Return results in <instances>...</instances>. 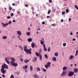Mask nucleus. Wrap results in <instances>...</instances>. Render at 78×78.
I'll use <instances>...</instances> for the list:
<instances>
[{
	"mask_svg": "<svg viewBox=\"0 0 78 78\" xmlns=\"http://www.w3.org/2000/svg\"><path fill=\"white\" fill-rule=\"evenodd\" d=\"M5 62H6V63L7 64H10L9 62L8 59V58H5Z\"/></svg>",
	"mask_w": 78,
	"mask_h": 78,
	"instance_id": "obj_11",
	"label": "nucleus"
},
{
	"mask_svg": "<svg viewBox=\"0 0 78 78\" xmlns=\"http://www.w3.org/2000/svg\"><path fill=\"white\" fill-rule=\"evenodd\" d=\"M2 69H8V66L6 65L5 64H4L2 66Z\"/></svg>",
	"mask_w": 78,
	"mask_h": 78,
	"instance_id": "obj_1",
	"label": "nucleus"
},
{
	"mask_svg": "<svg viewBox=\"0 0 78 78\" xmlns=\"http://www.w3.org/2000/svg\"><path fill=\"white\" fill-rule=\"evenodd\" d=\"M78 50H77L76 51V53H78Z\"/></svg>",
	"mask_w": 78,
	"mask_h": 78,
	"instance_id": "obj_62",
	"label": "nucleus"
},
{
	"mask_svg": "<svg viewBox=\"0 0 78 78\" xmlns=\"http://www.w3.org/2000/svg\"><path fill=\"white\" fill-rule=\"evenodd\" d=\"M17 12L18 14H20V11H17Z\"/></svg>",
	"mask_w": 78,
	"mask_h": 78,
	"instance_id": "obj_50",
	"label": "nucleus"
},
{
	"mask_svg": "<svg viewBox=\"0 0 78 78\" xmlns=\"http://www.w3.org/2000/svg\"><path fill=\"white\" fill-rule=\"evenodd\" d=\"M36 69L38 71H41V69H40V68L39 67H36Z\"/></svg>",
	"mask_w": 78,
	"mask_h": 78,
	"instance_id": "obj_28",
	"label": "nucleus"
},
{
	"mask_svg": "<svg viewBox=\"0 0 78 78\" xmlns=\"http://www.w3.org/2000/svg\"><path fill=\"white\" fill-rule=\"evenodd\" d=\"M10 15L11 17H12L13 16H14V14H13V13H12Z\"/></svg>",
	"mask_w": 78,
	"mask_h": 78,
	"instance_id": "obj_39",
	"label": "nucleus"
},
{
	"mask_svg": "<svg viewBox=\"0 0 78 78\" xmlns=\"http://www.w3.org/2000/svg\"><path fill=\"white\" fill-rule=\"evenodd\" d=\"M52 60L53 61L55 62L56 61V57H54L53 58H52Z\"/></svg>",
	"mask_w": 78,
	"mask_h": 78,
	"instance_id": "obj_17",
	"label": "nucleus"
},
{
	"mask_svg": "<svg viewBox=\"0 0 78 78\" xmlns=\"http://www.w3.org/2000/svg\"><path fill=\"white\" fill-rule=\"evenodd\" d=\"M16 22V21L15 20H13L12 21L13 22Z\"/></svg>",
	"mask_w": 78,
	"mask_h": 78,
	"instance_id": "obj_58",
	"label": "nucleus"
},
{
	"mask_svg": "<svg viewBox=\"0 0 78 78\" xmlns=\"http://www.w3.org/2000/svg\"><path fill=\"white\" fill-rule=\"evenodd\" d=\"M35 55L37 57H39V54L38 53L36 52H35Z\"/></svg>",
	"mask_w": 78,
	"mask_h": 78,
	"instance_id": "obj_23",
	"label": "nucleus"
},
{
	"mask_svg": "<svg viewBox=\"0 0 78 78\" xmlns=\"http://www.w3.org/2000/svg\"><path fill=\"white\" fill-rule=\"evenodd\" d=\"M43 70L44 72H46L47 71V70H46V69H43Z\"/></svg>",
	"mask_w": 78,
	"mask_h": 78,
	"instance_id": "obj_44",
	"label": "nucleus"
},
{
	"mask_svg": "<svg viewBox=\"0 0 78 78\" xmlns=\"http://www.w3.org/2000/svg\"><path fill=\"white\" fill-rule=\"evenodd\" d=\"M17 34L19 35V36H21L22 34V33L21 32V31H17Z\"/></svg>",
	"mask_w": 78,
	"mask_h": 78,
	"instance_id": "obj_13",
	"label": "nucleus"
},
{
	"mask_svg": "<svg viewBox=\"0 0 78 78\" xmlns=\"http://www.w3.org/2000/svg\"><path fill=\"white\" fill-rule=\"evenodd\" d=\"M12 23V22L11 21H10L8 23V24H9V25H10V24H11Z\"/></svg>",
	"mask_w": 78,
	"mask_h": 78,
	"instance_id": "obj_37",
	"label": "nucleus"
},
{
	"mask_svg": "<svg viewBox=\"0 0 78 78\" xmlns=\"http://www.w3.org/2000/svg\"><path fill=\"white\" fill-rule=\"evenodd\" d=\"M50 64H51V63L50 62H48L47 63L46 65H45V67L46 69H48V67H49L50 66Z\"/></svg>",
	"mask_w": 78,
	"mask_h": 78,
	"instance_id": "obj_3",
	"label": "nucleus"
},
{
	"mask_svg": "<svg viewBox=\"0 0 78 78\" xmlns=\"http://www.w3.org/2000/svg\"><path fill=\"white\" fill-rule=\"evenodd\" d=\"M31 47L34 48V44L33 43H32L31 44Z\"/></svg>",
	"mask_w": 78,
	"mask_h": 78,
	"instance_id": "obj_22",
	"label": "nucleus"
},
{
	"mask_svg": "<svg viewBox=\"0 0 78 78\" xmlns=\"http://www.w3.org/2000/svg\"><path fill=\"white\" fill-rule=\"evenodd\" d=\"M49 2L50 3H51L52 2V0H49Z\"/></svg>",
	"mask_w": 78,
	"mask_h": 78,
	"instance_id": "obj_45",
	"label": "nucleus"
},
{
	"mask_svg": "<svg viewBox=\"0 0 78 78\" xmlns=\"http://www.w3.org/2000/svg\"><path fill=\"white\" fill-rule=\"evenodd\" d=\"M34 77L35 78H39V76L38 75H34Z\"/></svg>",
	"mask_w": 78,
	"mask_h": 78,
	"instance_id": "obj_19",
	"label": "nucleus"
},
{
	"mask_svg": "<svg viewBox=\"0 0 78 78\" xmlns=\"http://www.w3.org/2000/svg\"><path fill=\"white\" fill-rule=\"evenodd\" d=\"M28 30H30V28L29 27L28 28Z\"/></svg>",
	"mask_w": 78,
	"mask_h": 78,
	"instance_id": "obj_63",
	"label": "nucleus"
},
{
	"mask_svg": "<svg viewBox=\"0 0 78 78\" xmlns=\"http://www.w3.org/2000/svg\"><path fill=\"white\" fill-rule=\"evenodd\" d=\"M56 25V24H52V26H55Z\"/></svg>",
	"mask_w": 78,
	"mask_h": 78,
	"instance_id": "obj_52",
	"label": "nucleus"
},
{
	"mask_svg": "<svg viewBox=\"0 0 78 78\" xmlns=\"http://www.w3.org/2000/svg\"><path fill=\"white\" fill-rule=\"evenodd\" d=\"M63 72L62 73L61 75V76H66V72H64V71H63Z\"/></svg>",
	"mask_w": 78,
	"mask_h": 78,
	"instance_id": "obj_7",
	"label": "nucleus"
},
{
	"mask_svg": "<svg viewBox=\"0 0 78 78\" xmlns=\"http://www.w3.org/2000/svg\"><path fill=\"white\" fill-rule=\"evenodd\" d=\"M10 64L12 66H14L15 67H17L18 66V64L17 63H15L12 62H10Z\"/></svg>",
	"mask_w": 78,
	"mask_h": 78,
	"instance_id": "obj_2",
	"label": "nucleus"
},
{
	"mask_svg": "<svg viewBox=\"0 0 78 78\" xmlns=\"http://www.w3.org/2000/svg\"><path fill=\"white\" fill-rule=\"evenodd\" d=\"M62 69L63 70H67V67L66 66H65L63 67Z\"/></svg>",
	"mask_w": 78,
	"mask_h": 78,
	"instance_id": "obj_27",
	"label": "nucleus"
},
{
	"mask_svg": "<svg viewBox=\"0 0 78 78\" xmlns=\"http://www.w3.org/2000/svg\"><path fill=\"white\" fill-rule=\"evenodd\" d=\"M22 68L23 69H27L28 68V65H26L24 66H23Z\"/></svg>",
	"mask_w": 78,
	"mask_h": 78,
	"instance_id": "obj_15",
	"label": "nucleus"
},
{
	"mask_svg": "<svg viewBox=\"0 0 78 78\" xmlns=\"http://www.w3.org/2000/svg\"><path fill=\"white\" fill-rule=\"evenodd\" d=\"M50 12H51V10H49L48 12V14H50Z\"/></svg>",
	"mask_w": 78,
	"mask_h": 78,
	"instance_id": "obj_38",
	"label": "nucleus"
},
{
	"mask_svg": "<svg viewBox=\"0 0 78 78\" xmlns=\"http://www.w3.org/2000/svg\"><path fill=\"white\" fill-rule=\"evenodd\" d=\"M63 45L64 46V47H66V43H64L63 44Z\"/></svg>",
	"mask_w": 78,
	"mask_h": 78,
	"instance_id": "obj_41",
	"label": "nucleus"
},
{
	"mask_svg": "<svg viewBox=\"0 0 78 78\" xmlns=\"http://www.w3.org/2000/svg\"><path fill=\"white\" fill-rule=\"evenodd\" d=\"M18 37L19 38V39H21L20 38V36H18Z\"/></svg>",
	"mask_w": 78,
	"mask_h": 78,
	"instance_id": "obj_55",
	"label": "nucleus"
},
{
	"mask_svg": "<svg viewBox=\"0 0 78 78\" xmlns=\"http://www.w3.org/2000/svg\"><path fill=\"white\" fill-rule=\"evenodd\" d=\"M20 61H21L22 62H23V60L21 58H20Z\"/></svg>",
	"mask_w": 78,
	"mask_h": 78,
	"instance_id": "obj_49",
	"label": "nucleus"
},
{
	"mask_svg": "<svg viewBox=\"0 0 78 78\" xmlns=\"http://www.w3.org/2000/svg\"><path fill=\"white\" fill-rule=\"evenodd\" d=\"M29 61H30L27 60H24V62H25V63H27L28 62H29Z\"/></svg>",
	"mask_w": 78,
	"mask_h": 78,
	"instance_id": "obj_26",
	"label": "nucleus"
},
{
	"mask_svg": "<svg viewBox=\"0 0 78 78\" xmlns=\"http://www.w3.org/2000/svg\"><path fill=\"white\" fill-rule=\"evenodd\" d=\"M26 34L27 36H30V32L29 31L26 33Z\"/></svg>",
	"mask_w": 78,
	"mask_h": 78,
	"instance_id": "obj_24",
	"label": "nucleus"
},
{
	"mask_svg": "<svg viewBox=\"0 0 78 78\" xmlns=\"http://www.w3.org/2000/svg\"><path fill=\"white\" fill-rule=\"evenodd\" d=\"M39 57L41 61H42V55H41L40 54H39Z\"/></svg>",
	"mask_w": 78,
	"mask_h": 78,
	"instance_id": "obj_21",
	"label": "nucleus"
},
{
	"mask_svg": "<svg viewBox=\"0 0 78 78\" xmlns=\"http://www.w3.org/2000/svg\"><path fill=\"white\" fill-rule=\"evenodd\" d=\"M71 20H72L71 18H69V22H70V21H71Z\"/></svg>",
	"mask_w": 78,
	"mask_h": 78,
	"instance_id": "obj_53",
	"label": "nucleus"
},
{
	"mask_svg": "<svg viewBox=\"0 0 78 78\" xmlns=\"http://www.w3.org/2000/svg\"><path fill=\"white\" fill-rule=\"evenodd\" d=\"M70 34H71V35H73V33L72 32H71L70 33Z\"/></svg>",
	"mask_w": 78,
	"mask_h": 78,
	"instance_id": "obj_57",
	"label": "nucleus"
},
{
	"mask_svg": "<svg viewBox=\"0 0 78 78\" xmlns=\"http://www.w3.org/2000/svg\"><path fill=\"white\" fill-rule=\"evenodd\" d=\"M73 75H74V72H73V71L70 72L68 73V76H72Z\"/></svg>",
	"mask_w": 78,
	"mask_h": 78,
	"instance_id": "obj_4",
	"label": "nucleus"
},
{
	"mask_svg": "<svg viewBox=\"0 0 78 78\" xmlns=\"http://www.w3.org/2000/svg\"><path fill=\"white\" fill-rule=\"evenodd\" d=\"M2 76L3 77V78H5L6 77L5 76V74H3L2 75Z\"/></svg>",
	"mask_w": 78,
	"mask_h": 78,
	"instance_id": "obj_46",
	"label": "nucleus"
},
{
	"mask_svg": "<svg viewBox=\"0 0 78 78\" xmlns=\"http://www.w3.org/2000/svg\"><path fill=\"white\" fill-rule=\"evenodd\" d=\"M65 13L66 12H65L64 11L62 12V14H63V15H64V14H65Z\"/></svg>",
	"mask_w": 78,
	"mask_h": 78,
	"instance_id": "obj_42",
	"label": "nucleus"
},
{
	"mask_svg": "<svg viewBox=\"0 0 78 78\" xmlns=\"http://www.w3.org/2000/svg\"><path fill=\"white\" fill-rule=\"evenodd\" d=\"M1 71L2 73L4 74V73H6V70H4V69H1Z\"/></svg>",
	"mask_w": 78,
	"mask_h": 78,
	"instance_id": "obj_12",
	"label": "nucleus"
},
{
	"mask_svg": "<svg viewBox=\"0 0 78 78\" xmlns=\"http://www.w3.org/2000/svg\"><path fill=\"white\" fill-rule=\"evenodd\" d=\"M12 5H13V6H15V3H13L12 4Z\"/></svg>",
	"mask_w": 78,
	"mask_h": 78,
	"instance_id": "obj_56",
	"label": "nucleus"
},
{
	"mask_svg": "<svg viewBox=\"0 0 78 78\" xmlns=\"http://www.w3.org/2000/svg\"><path fill=\"white\" fill-rule=\"evenodd\" d=\"M66 12H67V13H68V12H69V9H66Z\"/></svg>",
	"mask_w": 78,
	"mask_h": 78,
	"instance_id": "obj_34",
	"label": "nucleus"
},
{
	"mask_svg": "<svg viewBox=\"0 0 78 78\" xmlns=\"http://www.w3.org/2000/svg\"><path fill=\"white\" fill-rule=\"evenodd\" d=\"M11 59L12 61H11V62H14V61H16L15 59H14V58H11Z\"/></svg>",
	"mask_w": 78,
	"mask_h": 78,
	"instance_id": "obj_18",
	"label": "nucleus"
},
{
	"mask_svg": "<svg viewBox=\"0 0 78 78\" xmlns=\"http://www.w3.org/2000/svg\"><path fill=\"white\" fill-rule=\"evenodd\" d=\"M47 17L48 19V18H49V17H50L49 16H47Z\"/></svg>",
	"mask_w": 78,
	"mask_h": 78,
	"instance_id": "obj_61",
	"label": "nucleus"
},
{
	"mask_svg": "<svg viewBox=\"0 0 78 78\" xmlns=\"http://www.w3.org/2000/svg\"><path fill=\"white\" fill-rule=\"evenodd\" d=\"M44 56H45V58H46V59H48V56H47V55L45 54L44 55Z\"/></svg>",
	"mask_w": 78,
	"mask_h": 78,
	"instance_id": "obj_30",
	"label": "nucleus"
},
{
	"mask_svg": "<svg viewBox=\"0 0 78 78\" xmlns=\"http://www.w3.org/2000/svg\"><path fill=\"white\" fill-rule=\"evenodd\" d=\"M64 21V20H61V22H63Z\"/></svg>",
	"mask_w": 78,
	"mask_h": 78,
	"instance_id": "obj_60",
	"label": "nucleus"
},
{
	"mask_svg": "<svg viewBox=\"0 0 78 78\" xmlns=\"http://www.w3.org/2000/svg\"><path fill=\"white\" fill-rule=\"evenodd\" d=\"M31 49L30 48L29 49V50L28 49V51L27 52V53H26L27 54L28 53H29V54H30V55L31 54Z\"/></svg>",
	"mask_w": 78,
	"mask_h": 78,
	"instance_id": "obj_9",
	"label": "nucleus"
},
{
	"mask_svg": "<svg viewBox=\"0 0 78 78\" xmlns=\"http://www.w3.org/2000/svg\"><path fill=\"white\" fill-rule=\"evenodd\" d=\"M30 69L31 71H33V67L32 66H30Z\"/></svg>",
	"mask_w": 78,
	"mask_h": 78,
	"instance_id": "obj_31",
	"label": "nucleus"
},
{
	"mask_svg": "<svg viewBox=\"0 0 78 78\" xmlns=\"http://www.w3.org/2000/svg\"><path fill=\"white\" fill-rule=\"evenodd\" d=\"M37 61V57H34L32 59V62H36Z\"/></svg>",
	"mask_w": 78,
	"mask_h": 78,
	"instance_id": "obj_8",
	"label": "nucleus"
},
{
	"mask_svg": "<svg viewBox=\"0 0 78 78\" xmlns=\"http://www.w3.org/2000/svg\"><path fill=\"white\" fill-rule=\"evenodd\" d=\"M40 42L41 44H43V41H41Z\"/></svg>",
	"mask_w": 78,
	"mask_h": 78,
	"instance_id": "obj_47",
	"label": "nucleus"
},
{
	"mask_svg": "<svg viewBox=\"0 0 78 78\" xmlns=\"http://www.w3.org/2000/svg\"><path fill=\"white\" fill-rule=\"evenodd\" d=\"M19 48H20V49H21V51H22V50H23V48L22 47V46L19 45Z\"/></svg>",
	"mask_w": 78,
	"mask_h": 78,
	"instance_id": "obj_20",
	"label": "nucleus"
},
{
	"mask_svg": "<svg viewBox=\"0 0 78 78\" xmlns=\"http://www.w3.org/2000/svg\"><path fill=\"white\" fill-rule=\"evenodd\" d=\"M24 5L25 7H28V5Z\"/></svg>",
	"mask_w": 78,
	"mask_h": 78,
	"instance_id": "obj_48",
	"label": "nucleus"
},
{
	"mask_svg": "<svg viewBox=\"0 0 78 78\" xmlns=\"http://www.w3.org/2000/svg\"><path fill=\"white\" fill-rule=\"evenodd\" d=\"M25 72H28V71H27V69L25 70Z\"/></svg>",
	"mask_w": 78,
	"mask_h": 78,
	"instance_id": "obj_59",
	"label": "nucleus"
},
{
	"mask_svg": "<svg viewBox=\"0 0 78 78\" xmlns=\"http://www.w3.org/2000/svg\"><path fill=\"white\" fill-rule=\"evenodd\" d=\"M2 38L4 39H7V36H4L2 37Z\"/></svg>",
	"mask_w": 78,
	"mask_h": 78,
	"instance_id": "obj_25",
	"label": "nucleus"
},
{
	"mask_svg": "<svg viewBox=\"0 0 78 78\" xmlns=\"http://www.w3.org/2000/svg\"><path fill=\"white\" fill-rule=\"evenodd\" d=\"M55 10H56L55 9H54L53 7H52V12H55Z\"/></svg>",
	"mask_w": 78,
	"mask_h": 78,
	"instance_id": "obj_32",
	"label": "nucleus"
},
{
	"mask_svg": "<svg viewBox=\"0 0 78 78\" xmlns=\"http://www.w3.org/2000/svg\"><path fill=\"white\" fill-rule=\"evenodd\" d=\"M45 22L43 21L42 22V24H43V25H44L45 24Z\"/></svg>",
	"mask_w": 78,
	"mask_h": 78,
	"instance_id": "obj_51",
	"label": "nucleus"
},
{
	"mask_svg": "<svg viewBox=\"0 0 78 78\" xmlns=\"http://www.w3.org/2000/svg\"><path fill=\"white\" fill-rule=\"evenodd\" d=\"M74 72L75 73H77L78 72V69L75 68L74 69Z\"/></svg>",
	"mask_w": 78,
	"mask_h": 78,
	"instance_id": "obj_16",
	"label": "nucleus"
},
{
	"mask_svg": "<svg viewBox=\"0 0 78 78\" xmlns=\"http://www.w3.org/2000/svg\"><path fill=\"white\" fill-rule=\"evenodd\" d=\"M55 56H58V53L57 52H56L55 53Z\"/></svg>",
	"mask_w": 78,
	"mask_h": 78,
	"instance_id": "obj_29",
	"label": "nucleus"
},
{
	"mask_svg": "<svg viewBox=\"0 0 78 78\" xmlns=\"http://www.w3.org/2000/svg\"><path fill=\"white\" fill-rule=\"evenodd\" d=\"M74 7L76 9H78V7L77 6V5H75L74 6Z\"/></svg>",
	"mask_w": 78,
	"mask_h": 78,
	"instance_id": "obj_36",
	"label": "nucleus"
},
{
	"mask_svg": "<svg viewBox=\"0 0 78 78\" xmlns=\"http://www.w3.org/2000/svg\"><path fill=\"white\" fill-rule=\"evenodd\" d=\"M73 58H74V56L71 55L69 57V59H70V60H72Z\"/></svg>",
	"mask_w": 78,
	"mask_h": 78,
	"instance_id": "obj_10",
	"label": "nucleus"
},
{
	"mask_svg": "<svg viewBox=\"0 0 78 78\" xmlns=\"http://www.w3.org/2000/svg\"><path fill=\"white\" fill-rule=\"evenodd\" d=\"M14 75L13 74H12L11 75L10 78H14Z\"/></svg>",
	"mask_w": 78,
	"mask_h": 78,
	"instance_id": "obj_33",
	"label": "nucleus"
},
{
	"mask_svg": "<svg viewBox=\"0 0 78 78\" xmlns=\"http://www.w3.org/2000/svg\"><path fill=\"white\" fill-rule=\"evenodd\" d=\"M1 24H2L3 27H6V26L8 25V23H2Z\"/></svg>",
	"mask_w": 78,
	"mask_h": 78,
	"instance_id": "obj_6",
	"label": "nucleus"
},
{
	"mask_svg": "<svg viewBox=\"0 0 78 78\" xmlns=\"http://www.w3.org/2000/svg\"><path fill=\"white\" fill-rule=\"evenodd\" d=\"M43 47H44V50L45 51H47V49L46 48V47H45V44H43Z\"/></svg>",
	"mask_w": 78,
	"mask_h": 78,
	"instance_id": "obj_14",
	"label": "nucleus"
},
{
	"mask_svg": "<svg viewBox=\"0 0 78 78\" xmlns=\"http://www.w3.org/2000/svg\"><path fill=\"white\" fill-rule=\"evenodd\" d=\"M48 52H50V47H48Z\"/></svg>",
	"mask_w": 78,
	"mask_h": 78,
	"instance_id": "obj_35",
	"label": "nucleus"
},
{
	"mask_svg": "<svg viewBox=\"0 0 78 78\" xmlns=\"http://www.w3.org/2000/svg\"><path fill=\"white\" fill-rule=\"evenodd\" d=\"M11 18V16H9L7 17V19H9Z\"/></svg>",
	"mask_w": 78,
	"mask_h": 78,
	"instance_id": "obj_43",
	"label": "nucleus"
},
{
	"mask_svg": "<svg viewBox=\"0 0 78 78\" xmlns=\"http://www.w3.org/2000/svg\"><path fill=\"white\" fill-rule=\"evenodd\" d=\"M9 7L10 8L9 9V10L10 11H11V9H12V8L11 7Z\"/></svg>",
	"mask_w": 78,
	"mask_h": 78,
	"instance_id": "obj_54",
	"label": "nucleus"
},
{
	"mask_svg": "<svg viewBox=\"0 0 78 78\" xmlns=\"http://www.w3.org/2000/svg\"><path fill=\"white\" fill-rule=\"evenodd\" d=\"M27 41L28 42H31L32 39H27Z\"/></svg>",
	"mask_w": 78,
	"mask_h": 78,
	"instance_id": "obj_40",
	"label": "nucleus"
},
{
	"mask_svg": "<svg viewBox=\"0 0 78 78\" xmlns=\"http://www.w3.org/2000/svg\"><path fill=\"white\" fill-rule=\"evenodd\" d=\"M33 38H29L27 39H32Z\"/></svg>",
	"mask_w": 78,
	"mask_h": 78,
	"instance_id": "obj_64",
	"label": "nucleus"
},
{
	"mask_svg": "<svg viewBox=\"0 0 78 78\" xmlns=\"http://www.w3.org/2000/svg\"><path fill=\"white\" fill-rule=\"evenodd\" d=\"M24 51L26 53H27V52L28 51V49H27V46H25L24 47Z\"/></svg>",
	"mask_w": 78,
	"mask_h": 78,
	"instance_id": "obj_5",
	"label": "nucleus"
}]
</instances>
